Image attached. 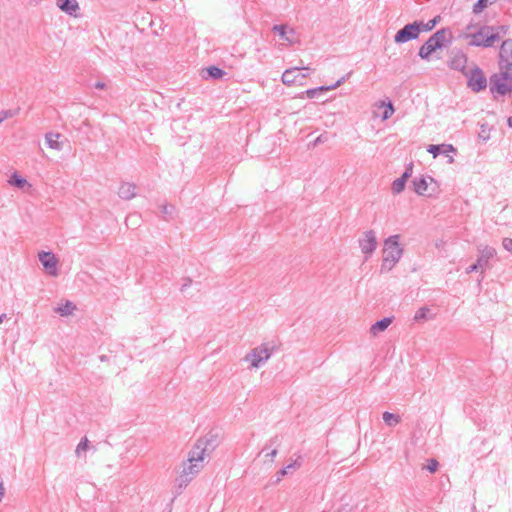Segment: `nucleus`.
I'll list each match as a JSON object with an SVG mask.
<instances>
[{
    "label": "nucleus",
    "mask_w": 512,
    "mask_h": 512,
    "mask_svg": "<svg viewBox=\"0 0 512 512\" xmlns=\"http://www.w3.org/2000/svg\"><path fill=\"white\" fill-rule=\"evenodd\" d=\"M400 235L395 234L389 236L384 241L383 258L380 266V272L385 273L391 271L403 256V248L399 243Z\"/></svg>",
    "instance_id": "f257e3e1"
},
{
    "label": "nucleus",
    "mask_w": 512,
    "mask_h": 512,
    "mask_svg": "<svg viewBox=\"0 0 512 512\" xmlns=\"http://www.w3.org/2000/svg\"><path fill=\"white\" fill-rule=\"evenodd\" d=\"M451 33L448 29L442 28L436 31L429 39L420 47L418 55L424 60H428L430 55L437 49H441L447 41V36Z\"/></svg>",
    "instance_id": "f03ea898"
},
{
    "label": "nucleus",
    "mask_w": 512,
    "mask_h": 512,
    "mask_svg": "<svg viewBox=\"0 0 512 512\" xmlns=\"http://www.w3.org/2000/svg\"><path fill=\"white\" fill-rule=\"evenodd\" d=\"M466 37H470L471 41L469 45L476 47H492L495 41L499 40V34L494 32L491 26H482L477 32L467 34Z\"/></svg>",
    "instance_id": "7ed1b4c3"
},
{
    "label": "nucleus",
    "mask_w": 512,
    "mask_h": 512,
    "mask_svg": "<svg viewBox=\"0 0 512 512\" xmlns=\"http://www.w3.org/2000/svg\"><path fill=\"white\" fill-rule=\"evenodd\" d=\"M274 349V345L262 343L247 353L244 357V361L250 362L252 368H259L271 357Z\"/></svg>",
    "instance_id": "20e7f679"
},
{
    "label": "nucleus",
    "mask_w": 512,
    "mask_h": 512,
    "mask_svg": "<svg viewBox=\"0 0 512 512\" xmlns=\"http://www.w3.org/2000/svg\"><path fill=\"white\" fill-rule=\"evenodd\" d=\"M467 78V87L473 92H480L487 87V78L483 70L476 64L464 75Z\"/></svg>",
    "instance_id": "39448f33"
},
{
    "label": "nucleus",
    "mask_w": 512,
    "mask_h": 512,
    "mask_svg": "<svg viewBox=\"0 0 512 512\" xmlns=\"http://www.w3.org/2000/svg\"><path fill=\"white\" fill-rule=\"evenodd\" d=\"M480 255L473 265L469 266L466 269V273L470 274L472 272H478L481 270V273H483V270L488 267L490 259H492L496 255L495 248L491 246H484L482 248H479Z\"/></svg>",
    "instance_id": "423d86ee"
},
{
    "label": "nucleus",
    "mask_w": 512,
    "mask_h": 512,
    "mask_svg": "<svg viewBox=\"0 0 512 512\" xmlns=\"http://www.w3.org/2000/svg\"><path fill=\"white\" fill-rule=\"evenodd\" d=\"M420 32L421 31L418 25V21H414L413 23L406 24L403 28H401L394 36V41L396 43H406L408 41L417 39Z\"/></svg>",
    "instance_id": "0eeeda50"
},
{
    "label": "nucleus",
    "mask_w": 512,
    "mask_h": 512,
    "mask_svg": "<svg viewBox=\"0 0 512 512\" xmlns=\"http://www.w3.org/2000/svg\"><path fill=\"white\" fill-rule=\"evenodd\" d=\"M359 246L362 253L367 260L377 248V238L373 230H368L363 233V237L359 239Z\"/></svg>",
    "instance_id": "6e6552de"
},
{
    "label": "nucleus",
    "mask_w": 512,
    "mask_h": 512,
    "mask_svg": "<svg viewBox=\"0 0 512 512\" xmlns=\"http://www.w3.org/2000/svg\"><path fill=\"white\" fill-rule=\"evenodd\" d=\"M489 88L494 98H497V95L504 96L512 90V86L505 80L497 77V74L490 76Z\"/></svg>",
    "instance_id": "1a4fd4ad"
},
{
    "label": "nucleus",
    "mask_w": 512,
    "mask_h": 512,
    "mask_svg": "<svg viewBox=\"0 0 512 512\" xmlns=\"http://www.w3.org/2000/svg\"><path fill=\"white\" fill-rule=\"evenodd\" d=\"M308 67H293L286 69L281 77L283 84L291 86L295 83L302 84V80L307 77V74L300 73L301 70H309Z\"/></svg>",
    "instance_id": "9d476101"
},
{
    "label": "nucleus",
    "mask_w": 512,
    "mask_h": 512,
    "mask_svg": "<svg viewBox=\"0 0 512 512\" xmlns=\"http://www.w3.org/2000/svg\"><path fill=\"white\" fill-rule=\"evenodd\" d=\"M207 446V440L199 439L192 448V450L189 452L188 462L196 463L199 465V463H201L204 460Z\"/></svg>",
    "instance_id": "9b49d317"
},
{
    "label": "nucleus",
    "mask_w": 512,
    "mask_h": 512,
    "mask_svg": "<svg viewBox=\"0 0 512 512\" xmlns=\"http://www.w3.org/2000/svg\"><path fill=\"white\" fill-rule=\"evenodd\" d=\"M499 66L512 68V39L503 41L499 52Z\"/></svg>",
    "instance_id": "f8f14e48"
},
{
    "label": "nucleus",
    "mask_w": 512,
    "mask_h": 512,
    "mask_svg": "<svg viewBox=\"0 0 512 512\" xmlns=\"http://www.w3.org/2000/svg\"><path fill=\"white\" fill-rule=\"evenodd\" d=\"M39 261L43 265V267L48 270L50 275L56 276L57 275V264L58 259L55 257V255L52 252H45L42 251L39 253Z\"/></svg>",
    "instance_id": "ddd939ff"
},
{
    "label": "nucleus",
    "mask_w": 512,
    "mask_h": 512,
    "mask_svg": "<svg viewBox=\"0 0 512 512\" xmlns=\"http://www.w3.org/2000/svg\"><path fill=\"white\" fill-rule=\"evenodd\" d=\"M467 62L468 58L467 56L462 52L455 53L450 61H449V67L454 70L460 71L463 75L467 73Z\"/></svg>",
    "instance_id": "4468645a"
},
{
    "label": "nucleus",
    "mask_w": 512,
    "mask_h": 512,
    "mask_svg": "<svg viewBox=\"0 0 512 512\" xmlns=\"http://www.w3.org/2000/svg\"><path fill=\"white\" fill-rule=\"evenodd\" d=\"M350 73H348L347 75L345 76H342L335 84L333 85H329V86H320V87H316V88H312V89H308L306 90L305 94L308 98L310 99H313V98H316L318 95H320L321 93L325 92V91H329V90H332V89H335L337 87H339L342 83L345 82L346 78L349 77Z\"/></svg>",
    "instance_id": "2eb2a0df"
},
{
    "label": "nucleus",
    "mask_w": 512,
    "mask_h": 512,
    "mask_svg": "<svg viewBox=\"0 0 512 512\" xmlns=\"http://www.w3.org/2000/svg\"><path fill=\"white\" fill-rule=\"evenodd\" d=\"M58 8L69 16H77L80 10L77 0H57Z\"/></svg>",
    "instance_id": "dca6fc26"
},
{
    "label": "nucleus",
    "mask_w": 512,
    "mask_h": 512,
    "mask_svg": "<svg viewBox=\"0 0 512 512\" xmlns=\"http://www.w3.org/2000/svg\"><path fill=\"white\" fill-rule=\"evenodd\" d=\"M136 185L134 183L123 182L118 191V195L121 199L131 200L136 196Z\"/></svg>",
    "instance_id": "f3484780"
},
{
    "label": "nucleus",
    "mask_w": 512,
    "mask_h": 512,
    "mask_svg": "<svg viewBox=\"0 0 512 512\" xmlns=\"http://www.w3.org/2000/svg\"><path fill=\"white\" fill-rule=\"evenodd\" d=\"M60 133L49 132L46 133L45 139L49 148L60 151L63 149V142L59 141Z\"/></svg>",
    "instance_id": "a211bd4d"
},
{
    "label": "nucleus",
    "mask_w": 512,
    "mask_h": 512,
    "mask_svg": "<svg viewBox=\"0 0 512 512\" xmlns=\"http://www.w3.org/2000/svg\"><path fill=\"white\" fill-rule=\"evenodd\" d=\"M393 317H384L383 319L376 321L370 328L372 335H377L379 332L385 331L392 323Z\"/></svg>",
    "instance_id": "6ab92c4d"
},
{
    "label": "nucleus",
    "mask_w": 512,
    "mask_h": 512,
    "mask_svg": "<svg viewBox=\"0 0 512 512\" xmlns=\"http://www.w3.org/2000/svg\"><path fill=\"white\" fill-rule=\"evenodd\" d=\"M375 106L377 108H379V109L380 108L384 109V111H383V113L381 115V119L383 121L388 120L394 114V112H395L393 103L390 100H388L387 102L386 101H378L375 104Z\"/></svg>",
    "instance_id": "aec40b11"
},
{
    "label": "nucleus",
    "mask_w": 512,
    "mask_h": 512,
    "mask_svg": "<svg viewBox=\"0 0 512 512\" xmlns=\"http://www.w3.org/2000/svg\"><path fill=\"white\" fill-rule=\"evenodd\" d=\"M301 461L295 460L294 462L288 464L281 470H279L276 474V479L274 481L275 484H278L284 476H286L291 471H295L296 469L300 468Z\"/></svg>",
    "instance_id": "412c9836"
},
{
    "label": "nucleus",
    "mask_w": 512,
    "mask_h": 512,
    "mask_svg": "<svg viewBox=\"0 0 512 512\" xmlns=\"http://www.w3.org/2000/svg\"><path fill=\"white\" fill-rule=\"evenodd\" d=\"M272 31L277 33L281 37V39L288 41L289 43H292V39L289 37L288 34L294 35L295 34L294 29H290L288 32L287 25L281 24V25H274L272 27Z\"/></svg>",
    "instance_id": "4be33fe9"
},
{
    "label": "nucleus",
    "mask_w": 512,
    "mask_h": 512,
    "mask_svg": "<svg viewBox=\"0 0 512 512\" xmlns=\"http://www.w3.org/2000/svg\"><path fill=\"white\" fill-rule=\"evenodd\" d=\"M433 318H434V315L431 313V310L427 306H424V307L419 308L416 311L413 320L415 322H421V321L431 320Z\"/></svg>",
    "instance_id": "5701e85b"
},
{
    "label": "nucleus",
    "mask_w": 512,
    "mask_h": 512,
    "mask_svg": "<svg viewBox=\"0 0 512 512\" xmlns=\"http://www.w3.org/2000/svg\"><path fill=\"white\" fill-rule=\"evenodd\" d=\"M191 480L192 479H190L184 472H181V474L175 479L176 495L181 494L182 490L187 487Z\"/></svg>",
    "instance_id": "b1692460"
},
{
    "label": "nucleus",
    "mask_w": 512,
    "mask_h": 512,
    "mask_svg": "<svg viewBox=\"0 0 512 512\" xmlns=\"http://www.w3.org/2000/svg\"><path fill=\"white\" fill-rule=\"evenodd\" d=\"M384 423L389 427H394L401 422V417L391 412H384L382 415Z\"/></svg>",
    "instance_id": "393cba45"
},
{
    "label": "nucleus",
    "mask_w": 512,
    "mask_h": 512,
    "mask_svg": "<svg viewBox=\"0 0 512 512\" xmlns=\"http://www.w3.org/2000/svg\"><path fill=\"white\" fill-rule=\"evenodd\" d=\"M76 309V306L71 301H66L65 304L60 305L55 308V312L60 314L61 316H68L73 313V311Z\"/></svg>",
    "instance_id": "a878e982"
},
{
    "label": "nucleus",
    "mask_w": 512,
    "mask_h": 512,
    "mask_svg": "<svg viewBox=\"0 0 512 512\" xmlns=\"http://www.w3.org/2000/svg\"><path fill=\"white\" fill-rule=\"evenodd\" d=\"M412 183L414 186V191L418 195H424L428 187L426 179L424 177L414 178Z\"/></svg>",
    "instance_id": "bb28decb"
},
{
    "label": "nucleus",
    "mask_w": 512,
    "mask_h": 512,
    "mask_svg": "<svg viewBox=\"0 0 512 512\" xmlns=\"http://www.w3.org/2000/svg\"><path fill=\"white\" fill-rule=\"evenodd\" d=\"M439 19H440V17L437 16V17L429 20L427 23H424L423 21H418L420 31L421 32L431 31L437 25Z\"/></svg>",
    "instance_id": "cd10ccee"
},
{
    "label": "nucleus",
    "mask_w": 512,
    "mask_h": 512,
    "mask_svg": "<svg viewBox=\"0 0 512 512\" xmlns=\"http://www.w3.org/2000/svg\"><path fill=\"white\" fill-rule=\"evenodd\" d=\"M201 466L196 463H189L187 466H184L182 472H184L190 479L199 473Z\"/></svg>",
    "instance_id": "c85d7f7f"
},
{
    "label": "nucleus",
    "mask_w": 512,
    "mask_h": 512,
    "mask_svg": "<svg viewBox=\"0 0 512 512\" xmlns=\"http://www.w3.org/2000/svg\"><path fill=\"white\" fill-rule=\"evenodd\" d=\"M206 72L208 74V77L213 78V79H220L226 74V72L223 69H221L217 66L208 67L206 69Z\"/></svg>",
    "instance_id": "c756f323"
},
{
    "label": "nucleus",
    "mask_w": 512,
    "mask_h": 512,
    "mask_svg": "<svg viewBox=\"0 0 512 512\" xmlns=\"http://www.w3.org/2000/svg\"><path fill=\"white\" fill-rule=\"evenodd\" d=\"M90 448L89 441L87 437H83L78 443L75 454L77 457H81L84 452H86Z\"/></svg>",
    "instance_id": "7c9ffc66"
},
{
    "label": "nucleus",
    "mask_w": 512,
    "mask_h": 512,
    "mask_svg": "<svg viewBox=\"0 0 512 512\" xmlns=\"http://www.w3.org/2000/svg\"><path fill=\"white\" fill-rule=\"evenodd\" d=\"M406 182H407V180H405V178H402V177H399L398 179L394 180L392 183L393 193L394 194L401 193L405 188Z\"/></svg>",
    "instance_id": "2f4dec72"
},
{
    "label": "nucleus",
    "mask_w": 512,
    "mask_h": 512,
    "mask_svg": "<svg viewBox=\"0 0 512 512\" xmlns=\"http://www.w3.org/2000/svg\"><path fill=\"white\" fill-rule=\"evenodd\" d=\"M9 183L18 187V188H23L24 185L27 183L26 179L22 178L21 176H19L17 173H14L12 176H11V179L9 180Z\"/></svg>",
    "instance_id": "473e14b6"
},
{
    "label": "nucleus",
    "mask_w": 512,
    "mask_h": 512,
    "mask_svg": "<svg viewBox=\"0 0 512 512\" xmlns=\"http://www.w3.org/2000/svg\"><path fill=\"white\" fill-rule=\"evenodd\" d=\"M489 5V0H478L474 5H473V13L474 14H479L481 13L485 8H487Z\"/></svg>",
    "instance_id": "72a5a7b5"
},
{
    "label": "nucleus",
    "mask_w": 512,
    "mask_h": 512,
    "mask_svg": "<svg viewBox=\"0 0 512 512\" xmlns=\"http://www.w3.org/2000/svg\"><path fill=\"white\" fill-rule=\"evenodd\" d=\"M500 69H501V72L496 73L497 77L501 78L502 80H505L506 82L512 81V72H511L512 68L500 67Z\"/></svg>",
    "instance_id": "f704fd0d"
},
{
    "label": "nucleus",
    "mask_w": 512,
    "mask_h": 512,
    "mask_svg": "<svg viewBox=\"0 0 512 512\" xmlns=\"http://www.w3.org/2000/svg\"><path fill=\"white\" fill-rule=\"evenodd\" d=\"M429 153H431L434 157H437L442 153V145H430L427 149Z\"/></svg>",
    "instance_id": "c9c22d12"
},
{
    "label": "nucleus",
    "mask_w": 512,
    "mask_h": 512,
    "mask_svg": "<svg viewBox=\"0 0 512 512\" xmlns=\"http://www.w3.org/2000/svg\"><path fill=\"white\" fill-rule=\"evenodd\" d=\"M438 466H439V463L436 459H430L428 461V465L426 466V468L429 472L434 473L437 471Z\"/></svg>",
    "instance_id": "e433bc0d"
},
{
    "label": "nucleus",
    "mask_w": 512,
    "mask_h": 512,
    "mask_svg": "<svg viewBox=\"0 0 512 512\" xmlns=\"http://www.w3.org/2000/svg\"><path fill=\"white\" fill-rule=\"evenodd\" d=\"M279 444V437L278 436H274L272 437L271 439H269V441L266 443L264 449L262 450L265 451L266 449H268L269 447L271 446H277Z\"/></svg>",
    "instance_id": "4c0bfd02"
},
{
    "label": "nucleus",
    "mask_w": 512,
    "mask_h": 512,
    "mask_svg": "<svg viewBox=\"0 0 512 512\" xmlns=\"http://www.w3.org/2000/svg\"><path fill=\"white\" fill-rule=\"evenodd\" d=\"M173 211H174V206H172V205L165 204V205L161 206V212L165 215H172Z\"/></svg>",
    "instance_id": "58836bf2"
},
{
    "label": "nucleus",
    "mask_w": 512,
    "mask_h": 512,
    "mask_svg": "<svg viewBox=\"0 0 512 512\" xmlns=\"http://www.w3.org/2000/svg\"><path fill=\"white\" fill-rule=\"evenodd\" d=\"M502 245L505 250L512 253V238H504L502 241Z\"/></svg>",
    "instance_id": "ea45409f"
},
{
    "label": "nucleus",
    "mask_w": 512,
    "mask_h": 512,
    "mask_svg": "<svg viewBox=\"0 0 512 512\" xmlns=\"http://www.w3.org/2000/svg\"><path fill=\"white\" fill-rule=\"evenodd\" d=\"M449 152H456L454 146L451 144H442V153L447 155Z\"/></svg>",
    "instance_id": "a19ab883"
},
{
    "label": "nucleus",
    "mask_w": 512,
    "mask_h": 512,
    "mask_svg": "<svg viewBox=\"0 0 512 512\" xmlns=\"http://www.w3.org/2000/svg\"><path fill=\"white\" fill-rule=\"evenodd\" d=\"M13 116V113L10 110H3L0 112V123H2L5 119Z\"/></svg>",
    "instance_id": "79ce46f5"
},
{
    "label": "nucleus",
    "mask_w": 512,
    "mask_h": 512,
    "mask_svg": "<svg viewBox=\"0 0 512 512\" xmlns=\"http://www.w3.org/2000/svg\"><path fill=\"white\" fill-rule=\"evenodd\" d=\"M412 175V164H410L404 171V173L402 174V178H405V180H408V178H410Z\"/></svg>",
    "instance_id": "37998d69"
},
{
    "label": "nucleus",
    "mask_w": 512,
    "mask_h": 512,
    "mask_svg": "<svg viewBox=\"0 0 512 512\" xmlns=\"http://www.w3.org/2000/svg\"><path fill=\"white\" fill-rule=\"evenodd\" d=\"M326 140L327 136L325 134H321L314 140L313 145L316 146L318 144L324 143Z\"/></svg>",
    "instance_id": "c03bdc74"
},
{
    "label": "nucleus",
    "mask_w": 512,
    "mask_h": 512,
    "mask_svg": "<svg viewBox=\"0 0 512 512\" xmlns=\"http://www.w3.org/2000/svg\"><path fill=\"white\" fill-rule=\"evenodd\" d=\"M192 284V280L190 278H185L184 279V283L182 284L181 286V291H185L188 287H190V285Z\"/></svg>",
    "instance_id": "a18cd8bd"
},
{
    "label": "nucleus",
    "mask_w": 512,
    "mask_h": 512,
    "mask_svg": "<svg viewBox=\"0 0 512 512\" xmlns=\"http://www.w3.org/2000/svg\"><path fill=\"white\" fill-rule=\"evenodd\" d=\"M277 453H278V450L275 448L271 452L266 453L265 457L266 458H270V462H273V460H274L275 456L277 455Z\"/></svg>",
    "instance_id": "49530a36"
},
{
    "label": "nucleus",
    "mask_w": 512,
    "mask_h": 512,
    "mask_svg": "<svg viewBox=\"0 0 512 512\" xmlns=\"http://www.w3.org/2000/svg\"><path fill=\"white\" fill-rule=\"evenodd\" d=\"M94 87H95L96 89H104V88H105V83H104V82H100V81H98V82H96V83L94 84Z\"/></svg>",
    "instance_id": "de8ad7c7"
},
{
    "label": "nucleus",
    "mask_w": 512,
    "mask_h": 512,
    "mask_svg": "<svg viewBox=\"0 0 512 512\" xmlns=\"http://www.w3.org/2000/svg\"><path fill=\"white\" fill-rule=\"evenodd\" d=\"M334 512H348V509L346 508V506H342L336 509Z\"/></svg>",
    "instance_id": "09e8293b"
},
{
    "label": "nucleus",
    "mask_w": 512,
    "mask_h": 512,
    "mask_svg": "<svg viewBox=\"0 0 512 512\" xmlns=\"http://www.w3.org/2000/svg\"><path fill=\"white\" fill-rule=\"evenodd\" d=\"M7 318V315L5 313L0 315V324L4 321V319Z\"/></svg>",
    "instance_id": "8fccbe9b"
},
{
    "label": "nucleus",
    "mask_w": 512,
    "mask_h": 512,
    "mask_svg": "<svg viewBox=\"0 0 512 512\" xmlns=\"http://www.w3.org/2000/svg\"><path fill=\"white\" fill-rule=\"evenodd\" d=\"M100 361L104 362V361H107V356L106 355H101L99 357Z\"/></svg>",
    "instance_id": "3c124183"
},
{
    "label": "nucleus",
    "mask_w": 512,
    "mask_h": 512,
    "mask_svg": "<svg viewBox=\"0 0 512 512\" xmlns=\"http://www.w3.org/2000/svg\"><path fill=\"white\" fill-rule=\"evenodd\" d=\"M508 125L512 127V116L508 118Z\"/></svg>",
    "instance_id": "603ef678"
},
{
    "label": "nucleus",
    "mask_w": 512,
    "mask_h": 512,
    "mask_svg": "<svg viewBox=\"0 0 512 512\" xmlns=\"http://www.w3.org/2000/svg\"><path fill=\"white\" fill-rule=\"evenodd\" d=\"M133 219V216H129L126 218V224L128 225V222L131 221Z\"/></svg>",
    "instance_id": "864d4df0"
},
{
    "label": "nucleus",
    "mask_w": 512,
    "mask_h": 512,
    "mask_svg": "<svg viewBox=\"0 0 512 512\" xmlns=\"http://www.w3.org/2000/svg\"><path fill=\"white\" fill-rule=\"evenodd\" d=\"M323 512H326V511H323Z\"/></svg>",
    "instance_id": "5fc2aeb1"
}]
</instances>
